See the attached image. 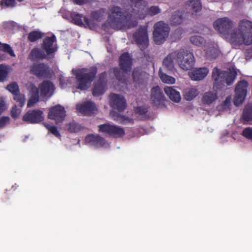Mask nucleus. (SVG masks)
I'll return each mask as SVG.
<instances>
[{
    "label": "nucleus",
    "instance_id": "obj_22",
    "mask_svg": "<svg viewBox=\"0 0 252 252\" xmlns=\"http://www.w3.org/2000/svg\"><path fill=\"white\" fill-rule=\"evenodd\" d=\"M30 98L28 101L27 107H32L36 104L39 99V88L33 84H31L28 87Z\"/></svg>",
    "mask_w": 252,
    "mask_h": 252
},
{
    "label": "nucleus",
    "instance_id": "obj_15",
    "mask_svg": "<svg viewBox=\"0 0 252 252\" xmlns=\"http://www.w3.org/2000/svg\"><path fill=\"white\" fill-rule=\"evenodd\" d=\"M64 108L60 104L52 107L49 110L48 117L55 120L57 124L62 122L66 116Z\"/></svg>",
    "mask_w": 252,
    "mask_h": 252
},
{
    "label": "nucleus",
    "instance_id": "obj_52",
    "mask_svg": "<svg viewBox=\"0 0 252 252\" xmlns=\"http://www.w3.org/2000/svg\"><path fill=\"white\" fill-rule=\"evenodd\" d=\"M9 117L3 116L0 118V128L4 127L6 124L9 123Z\"/></svg>",
    "mask_w": 252,
    "mask_h": 252
},
{
    "label": "nucleus",
    "instance_id": "obj_29",
    "mask_svg": "<svg viewBox=\"0 0 252 252\" xmlns=\"http://www.w3.org/2000/svg\"><path fill=\"white\" fill-rule=\"evenodd\" d=\"M186 8L190 12L192 15H193L201 10V1L200 0H190L186 4Z\"/></svg>",
    "mask_w": 252,
    "mask_h": 252
},
{
    "label": "nucleus",
    "instance_id": "obj_46",
    "mask_svg": "<svg viewBox=\"0 0 252 252\" xmlns=\"http://www.w3.org/2000/svg\"><path fill=\"white\" fill-rule=\"evenodd\" d=\"M8 76V68L3 64H0V82H4Z\"/></svg>",
    "mask_w": 252,
    "mask_h": 252
},
{
    "label": "nucleus",
    "instance_id": "obj_36",
    "mask_svg": "<svg viewBox=\"0 0 252 252\" xmlns=\"http://www.w3.org/2000/svg\"><path fill=\"white\" fill-rule=\"evenodd\" d=\"M242 118L246 122L252 121V103H249L245 106L243 111Z\"/></svg>",
    "mask_w": 252,
    "mask_h": 252
},
{
    "label": "nucleus",
    "instance_id": "obj_26",
    "mask_svg": "<svg viewBox=\"0 0 252 252\" xmlns=\"http://www.w3.org/2000/svg\"><path fill=\"white\" fill-rule=\"evenodd\" d=\"M208 69L206 67L196 68L189 72V76L192 80L197 81L203 79L208 74Z\"/></svg>",
    "mask_w": 252,
    "mask_h": 252
},
{
    "label": "nucleus",
    "instance_id": "obj_19",
    "mask_svg": "<svg viewBox=\"0 0 252 252\" xmlns=\"http://www.w3.org/2000/svg\"><path fill=\"white\" fill-rule=\"evenodd\" d=\"M119 60V66L121 70L125 72L130 71L132 65V60L128 52H125L121 54Z\"/></svg>",
    "mask_w": 252,
    "mask_h": 252
},
{
    "label": "nucleus",
    "instance_id": "obj_1",
    "mask_svg": "<svg viewBox=\"0 0 252 252\" xmlns=\"http://www.w3.org/2000/svg\"><path fill=\"white\" fill-rule=\"evenodd\" d=\"M134 7L127 6L125 10L118 6H113L110 9L107 23L111 28L119 30L132 28L137 26V19H144L146 15L153 16L161 12L158 6L148 8V3L143 0H130Z\"/></svg>",
    "mask_w": 252,
    "mask_h": 252
},
{
    "label": "nucleus",
    "instance_id": "obj_10",
    "mask_svg": "<svg viewBox=\"0 0 252 252\" xmlns=\"http://www.w3.org/2000/svg\"><path fill=\"white\" fill-rule=\"evenodd\" d=\"M248 82L245 80L240 81L235 88V96L234 98V104L239 106L244 101L247 94Z\"/></svg>",
    "mask_w": 252,
    "mask_h": 252
},
{
    "label": "nucleus",
    "instance_id": "obj_14",
    "mask_svg": "<svg viewBox=\"0 0 252 252\" xmlns=\"http://www.w3.org/2000/svg\"><path fill=\"white\" fill-rule=\"evenodd\" d=\"M56 41V37L53 34L50 37H46L41 44V48L51 59L54 58L55 53L57 51V46L54 45V43Z\"/></svg>",
    "mask_w": 252,
    "mask_h": 252
},
{
    "label": "nucleus",
    "instance_id": "obj_54",
    "mask_svg": "<svg viewBox=\"0 0 252 252\" xmlns=\"http://www.w3.org/2000/svg\"><path fill=\"white\" fill-rule=\"evenodd\" d=\"M6 109V105L4 101H0V115Z\"/></svg>",
    "mask_w": 252,
    "mask_h": 252
},
{
    "label": "nucleus",
    "instance_id": "obj_38",
    "mask_svg": "<svg viewBox=\"0 0 252 252\" xmlns=\"http://www.w3.org/2000/svg\"><path fill=\"white\" fill-rule=\"evenodd\" d=\"M113 117L115 120L118 121L121 124L133 123V120L132 119H130L127 116L121 115L118 113L114 114Z\"/></svg>",
    "mask_w": 252,
    "mask_h": 252
},
{
    "label": "nucleus",
    "instance_id": "obj_43",
    "mask_svg": "<svg viewBox=\"0 0 252 252\" xmlns=\"http://www.w3.org/2000/svg\"><path fill=\"white\" fill-rule=\"evenodd\" d=\"M66 127L71 133L77 132L81 130V126L77 123L73 121L66 125Z\"/></svg>",
    "mask_w": 252,
    "mask_h": 252
},
{
    "label": "nucleus",
    "instance_id": "obj_13",
    "mask_svg": "<svg viewBox=\"0 0 252 252\" xmlns=\"http://www.w3.org/2000/svg\"><path fill=\"white\" fill-rule=\"evenodd\" d=\"M239 30L243 33V44L246 45L252 44V22L243 19L239 23Z\"/></svg>",
    "mask_w": 252,
    "mask_h": 252
},
{
    "label": "nucleus",
    "instance_id": "obj_12",
    "mask_svg": "<svg viewBox=\"0 0 252 252\" xmlns=\"http://www.w3.org/2000/svg\"><path fill=\"white\" fill-rule=\"evenodd\" d=\"M30 73L37 78H48L51 75L50 66L44 63L32 64L30 67Z\"/></svg>",
    "mask_w": 252,
    "mask_h": 252
},
{
    "label": "nucleus",
    "instance_id": "obj_34",
    "mask_svg": "<svg viewBox=\"0 0 252 252\" xmlns=\"http://www.w3.org/2000/svg\"><path fill=\"white\" fill-rule=\"evenodd\" d=\"M217 98V94L212 92H206L202 98V102L205 104H211Z\"/></svg>",
    "mask_w": 252,
    "mask_h": 252
},
{
    "label": "nucleus",
    "instance_id": "obj_42",
    "mask_svg": "<svg viewBox=\"0 0 252 252\" xmlns=\"http://www.w3.org/2000/svg\"><path fill=\"white\" fill-rule=\"evenodd\" d=\"M159 76L161 80L164 83L173 84L175 83V79L165 73L159 72Z\"/></svg>",
    "mask_w": 252,
    "mask_h": 252
},
{
    "label": "nucleus",
    "instance_id": "obj_11",
    "mask_svg": "<svg viewBox=\"0 0 252 252\" xmlns=\"http://www.w3.org/2000/svg\"><path fill=\"white\" fill-rule=\"evenodd\" d=\"M133 38L136 43L142 51L147 48L149 39L147 29L141 27L133 34Z\"/></svg>",
    "mask_w": 252,
    "mask_h": 252
},
{
    "label": "nucleus",
    "instance_id": "obj_41",
    "mask_svg": "<svg viewBox=\"0 0 252 252\" xmlns=\"http://www.w3.org/2000/svg\"><path fill=\"white\" fill-rule=\"evenodd\" d=\"M13 99L17 103V106L22 107L25 104V96L19 92L16 94L13 95Z\"/></svg>",
    "mask_w": 252,
    "mask_h": 252
},
{
    "label": "nucleus",
    "instance_id": "obj_9",
    "mask_svg": "<svg viewBox=\"0 0 252 252\" xmlns=\"http://www.w3.org/2000/svg\"><path fill=\"white\" fill-rule=\"evenodd\" d=\"M233 26L232 21L227 17L218 18L213 23L215 30L225 36L229 35Z\"/></svg>",
    "mask_w": 252,
    "mask_h": 252
},
{
    "label": "nucleus",
    "instance_id": "obj_24",
    "mask_svg": "<svg viewBox=\"0 0 252 252\" xmlns=\"http://www.w3.org/2000/svg\"><path fill=\"white\" fill-rule=\"evenodd\" d=\"M133 82L136 85H143L147 82V75L140 68H135L132 74Z\"/></svg>",
    "mask_w": 252,
    "mask_h": 252
},
{
    "label": "nucleus",
    "instance_id": "obj_51",
    "mask_svg": "<svg viewBox=\"0 0 252 252\" xmlns=\"http://www.w3.org/2000/svg\"><path fill=\"white\" fill-rule=\"evenodd\" d=\"M135 112L139 115H144L148 112V108L144 106H138L135 109Z\"/></svg>",
    "mask_w": 252,
    "mask_h": 252
},
{
    "label": "nucleus",
    "instance_id": "obj_40",
    "mask_svg": "<svg viewBox=\"0 0 252 252\" xmlns=\"http://www.w3.org/2000/svg\"><path fill=\"white\" fill-rule=\"evenodd\" d=\"M43 35V33L40 32L34 31L30 32L28 36V40L31 42H34L40 39Z\"/></svg>",
    "mask_w": 252,
    "mask_h": 252
},
{
    "label": "nucleus",
    "instance_id": "obj_35",
    "mask_svg": "<svg viewBox=\"0 0 252 252\" xmlns=\"http://www.w3.org/2000/svg\"><path fill=\"white\" fill-rule=\"evenodd\" d=\"M199 94V92L195 88H189L184 91V97L185 99L188 101L192 100Z\"/></svg>",
    "mask_w": 252,
    "mask_h": 252
},
{
    "label": "nucleus",
    "instance_id": "obj_48",
    "mask_svg": "<svg viewBox=\"0 0 252 252\" xmlns=\"http://www.w3.org/2000/svg\"><path fill=\"white\" fill-rule=\"evenodd\" d=\"M45 126L49 130V131L51 132L52 134H53L54 135H55L56 137L58 138L61 137V134L59 131L58 130L57 127H56L55 126H51L49 124H45Z\"/></svg>",
    "mask_w": 252,
    "mask_h": 252
},
{
    "label": "nucleus",
    "instance_id": "obj_55",
    "mask_svg": "<svg viewBox=\"0 0 252 252\" xmlns=\"http://www.w3.org/2000/svg\"><path fill=\"white\" fill-rule=\"evenodd\" d=\"M230 103V98L227 97L226 98L225 100L223 102L224 105L227 106L228 105H229Z\"/></svg>",
    "mask_w": 252,
    "mask_h": 252
},
{
    "label": "nucleus",
    "instance_id": "obj_47",
    "mask_svg": "<svg viewBox=\"0 0 252 252\" xmlns=\"http://www.w3.org/2000/svg\"><path fill=\"white\" fill-rule=\"evenodd\" d=\"M15 0H0V6L2 8L14 7L16 6Z\"/></svg>",
    "mask_w": 252,
    "mask_h": 252
},
{
    "label": "nucleus",
    "instance_id": "obj_50",
    "mask_svg": "<svg viewBox=\"0 0 252 252\" xmlns=\"http://www.w3.org/2000/svg\"><path fill=\"white\" fill-rule=\"evenodd\" d=\"M17 107V105H14L11 110V116L14 119H17L21 113L20 109H18Z\"/></svg>",
    "mask_w": 252,
    "mask_h": 252
},
{
    "label": "nucleus",
    "instance_id": "obj_21",
    "mask_svg": "<svg viewBox=\"0 0 252 252\" xmlns=\"http://www.w3.org/2000/svg\"><path fill=\"white\" fill-rule=\"evenodd\" d=\"M28 59L32 62H37L43 61V60H49L51 59L45 53L41 48H33L28 56Z\"/></svg>",
    "mask_w": 252,
    "mask_h": 252
},
{
    "label": "nucleus",
    "instance_id": "obj_39",
    "mask_svg": "<svg viewBox=\"0 0 252 252\" xmlns=\"http://www.w3.org/2000/svg\"><path fill=\"white\" fill-rule=\"evenodd\" d=\"M190 42L197 46H202L205 43L206 41L204 37L199 35H193L190 37Z\"/></svg>",
    "mask_w": 252,
    "mask_h": 252
},
{
    "label": "nucleus",
    "instance_id": "obj_20",
    "mask_svg": "<svg viewBox=\"0 0 252 252\" xmlns=\"http://www.w3.org/2000/svg\"><path fill=\"white\" fill-rule=\"evenodd\" d=\"M38 88L40 90V95L42 97L51 96L55 89L53 83L49 80L43 81L39 84Z\"/></svg>",
    "mask_w": 252,
    "mask_h": 252
},
{
    "label": "nucleus",
    "instance_id": "obj_17",
    "mask_svg": "<svg viewBox=\"0 0 252 252\" xmlns=\"http://www.w3.org/2000/svg\"><path fill=\"white\" fill-rule=\"evenodd\" d=\"M165 98L158 86L152 88L151 90V100L156 106H162L164 105Z\"/></svg>",
    "mask_w": 252,
    "mask_h": 252
},
{
    "label": "nucleus",
    "instance_id": "obj_3",
    "mask_svg": "<svg viewBox=\"0 0 252 252\" xmlns=\"http://www.w3.org/2000/svg\"><path fill=\"white\" fill-rule=\"evenodd\" d=\"M72 72L76 77L77 88L81 90H86L96 77L97 68L92 66L90 68L72 69Z\"/></svg>",
    "mask_w": 252,
    "mask_h": 252
},
{
    "label": "nucleus",
    "instance_id": "obj_49",
    "mask_svg": "<svg viewBox=\"0 0 252 252\" xmlns=\"http://www.w3.org/2000/svg\"><path fill=\"white\" fill-rule=\"evenodd\" d=\"M242 135L247 139L252 141V127L245 128L242 132Z\"/></svg>",
    "mask_w": 252,
    "mask_h": 252
},
{
    "label": "nucleus",
    "instance_id": "obj_23",
    "mask_svg": "<svg viewBox=\"0 0 252 252\" xmlns=\"http://www.w3.org/2000/svg\"><path fill=\"white\" fill-rule=\"evenodd\" d=\"M76 108L79 112L87 116L93 115L96 109L95 103L91 101H87L82 104H78Z\"/></svg>",
    "mask_w": 252,
    "mask_h": 252
},
{
    "label": "nucleus",
    "instance_id": "obj_5",
    "mask_svg": "<svg viewBox=\"0 0 252 252\" xmlns=\"http://www.w3.org/2000/svg\"><path fill=\"white\" fill-rule=\"evenodd\" d=\"M153 37L157 44L163 43L168 36L170 28L168 24L163 21H159L154 26Z\"/></svg>",
    "mask_w": 252,
    "mask_h": 252
},
{
    "label": "nucleus",
    "instance_id": "obj_28",
    "mask_svg": "<svg viewBox=\"0 0 252 252\" xmlns=\"http://www.w3.org/2000/svg\"><path fill=\"white\" fill-rule=\"evenodd\" d=\"M165 93L170 99L174 102H179L181 99L179 92L175 90L174 87H166L164 88Z\"/></svg>",
    "mask_w": 252,
    "mask_h": 252
},
{
    "label": "nucleus",
    "instance_id": "obj_18",
    "mask_svg": "<svg viewBox=\"0 0 252 252\" xmlns=\"http://www.w3.org/2000/svg\"><path fill=\"white\" fill-rule=\"evenodd\" d=\"M111 106L119 112L123 111L126 107V103L125 98L118 94H113L111 96Z\"/></svg>",
    "mask_w": 252,
    "mask_h": 252
},
{
    "label": "nucleus",
    "instance_id": "obj_31",
    "mask_svg": "<svg viewBox=\"0 0 252 252\" xmlns=\"http://www.w3.org/2000/svg\"><path fill=\"white\" fill-rule=\"evenodd\" d=\"M220 54V51L217 45L211 44L206 49V57L209 60L215 59Z\"/></svg>",
    "mask_w": 252,
    "mask_h": 252
},
{
    "label": "nucleus",
    "instance_id": "obj_2",
    "mask_svg": "<svg viewBox=\"0 0 252 252\" xmlns=\"http://www.w3.org/2000/svg\"><path fill=\"white\" fill-rule=\"evenodd\" d=\"M237 74L235 69L233 67L225 71H221L217 67H215L212 74L214 79V90L217 92L223 88L225 84L230 86L233 83Z\"/></svg>",
    "mask_w": 252,
    "mask_h": 252
},
{
    "label": "nucleus",
    "instance_id": "obj_16",
    "mask_svg": "<svg viewBox=\"0 0 252 252\" xmlns=\"http://www.w3.org/2000/svg\"><path fill=\"white\" fill-rule=\"evenodd\" d=\"M22 120L29 124L39 123L44 120L43 113L38 109L29 110L24 115Z\"/></svg>",
    "mask_w": 252,
    "mask_h": 252
},
{
    "label": "nucleus",
    "instance_id": "obj_25",
    "mask_svg": "<svg viewBox=\"0 0 252 252\" xmlns=\"http://www.w3.org/2000/svg\"><path fill=\"white\" fill-rule=\"evenodd\" d=\"M85 140L86 143H90L93 146L97 147L103 146L106 143L105 139L98 134L88 135L86 136Z\"/></svg>",
    "mask_w": 252,
    "mask_h": 252
},
{
    "label": "nucleus",
    "instance_id": "obj_6",
    "mask_svg": "<svg viewBox=\"0 0 252 252\" xmlns=\"http://www.w3.org/2000/svg\"><path fill=\"white\" fill-rule=\"evenodd\" d=\"M66 16V19L70 20L71 22L76 25L90 29L94 26L93 22L83 14L74 11H67Z\"/></svg>",
    "mask_w": 252,
    "mask_h": 252
},
{
    "label": "nucleus",
    "instance_id": "obj_33",
    "mask_svg": "<svg viewBox=\"0 0 252 252\" xmlns=\"http://www.w3.org/2000/svg\"><path fill=\"white\" fill-rule=\"evenodd\" d=\"M184 19V13L180 11L175 12L170 19V24L173 26L180 25Z\"/></svg>",
    "mask_w": 252,
    "mask_h": 252
},
{
    "label": "nucleus",
    "instance_id": "obj_4",
    "mask_svg": "<svg viewBox=\"0 0 252 252\" xmlns=\"http://www.w3.org/2000/svg\"><path fill=\"white\" fill-rule=\"evenodd\" d=\"M177 61L180 67L185 70L192 68L195 62L193 53L184 49L177 51Z\"/></svg>",
    "mask_w": 252,
    "mask_h": 252
},
{
    "label": "nucleus",
    "instance_id": "obj_30",
    "mask_svg": "<svg viewBox=\"0 0 252 252\" xmlns=\"http://www.w3.org/2000/svg\"><path fill=\"white\" fill-rule=\"evenodd\" d=\"M177 51L168 54L163 60V66L167 70L172 71L174 69V60L177 57Z\"/></svg>",
    "mask_w": 252,
    "mask_h": 252
},
{
    "label": "nucleus",
    "instance_id": "obj_53",
    "mask_svg": "<svg viewBox=\"0 0 252 252\" xmlns=\"http://www.w3.org/2000/svg\"><path fill=\"white\" fill-rule=\"evenodd\" d=\"M72 1L79 5H82L88 3L90 2V0H72Z\"/></svg>",
    "mask_w": 252,
    "mask_h": 252
},
{
    "label": "nucleus",
    "instance_id": "obj_45",
    "mask_svg": "<svg viewBox=\"0 0 252 252\" xmlns=\"http://www.w3.org/2000/svg\"><path fill=\"white\" fill-rule=\"evenodd\" d=\"M6 89L13 95L16 94L20 92L19 86L17 83L15 82H13L8 84Z\"/></svg>",
    "mask_w": 252,
    "mask_h": 252
},
{
    "label": "nucleus",
    "instance_id": "obj_27",
    "mask_svg": "<svg viewBox=\"0 0 252 252\" xmlns=\"http://www.w3.org/2000/svg\"><path fill=\"white\" fill-rule=\"evenodd\" d=\"M244 32L238 30H233L230 32V40L231 43L235 45H242L243 44Z\"/></svg>",
    "mask_w": 252,
    "mask_h": 252
},
{
    "label": "nucleus",
    "instance_id": "obj_32",
    "mask_svg": "<svg viewBox=\"0 0 252 252\" xmlns=\"http://www.w3.org/2000/svg\"><path fill=\"white\" fill-rule=\"evenodd\" d=\"M106 12V9L101 8L97 10L93 11L90 14L92 19L97 22L101 21L104 18Z\"/></svg>",
    "mask_w": 252,
    "mask_h": 252
},
{
    "label": "nucleus",
    "instance_id": "obj_7",
    "mask_svg": "<svg viewBox=\"0 0 252 252\" xmlns=\"http://www.w3.org/2000/svg\"><path fill=\"white\" fill-rule=\"evenodd\" d=\"M98 127L99 132L107 134L114 138L123 137L125 134V129L117 125L106 123L100 125Z\"/></svg>",
    "mask_w": 252,
    "mask_h": 252
},
{
    "label": "nucleus",
    "instance_id": "obj_8",
    "mask_svg": "<svg viewBox=\"0 0 252 252\" xmlns=\"http://www.w3.org/2000/svg\"><path fill=\"white\" fill-rule=\"evenodd\" d=\"M107 82V73L104 71L99 74L94 83L92 90L93 95L94 96H98L103 94L106 90Z\"/></svg>",
    "mask_w": 252,
    "mask_h": 252
},
{
    "label": "nucleus",
    "instance_id": "obj_37",
    "mask_svg": "<svg viewBox=\"0 0 252 252\" xmlns=\"http://www.w3.org/2000/svg\"><path fill=\"white\" fill-rule=\"evenodd\" d=\"M113 73L117 80L121 83H125L126 82V78L125 74L127 72H125L121 68L117 67H114L113 69Z\"/></svg>",
    "mask_w": 252,
    "mask_h": 252
},
{
    "label": "nucleus",
    "instance_id": "obj_44",
    "mask_svg": "<svg viewBox=\"0 0 252 252\" xmlns=\"http://www.w3.org/2000/svg\"><path fill=\"white\" fill-rule=\"evenodd\" d=\"M0 51L6 53L12 57L15 56L11 47L7 43H2L0 42Z\"/></svg>",
    "mask_w": 252,
    "mask_h": 252
}]
</instances>
